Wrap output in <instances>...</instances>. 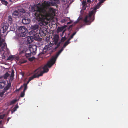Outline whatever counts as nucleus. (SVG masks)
<instances>
[{"instance_id": "f257e3e1", "label": "nucleus", "mask_w": 128, "mask_h": 128, "mask_svg": "<svg viewBox=\"0 0 128 128\" xmlns=\"http://www.w3.org/2000/svg\"><path fill=\"white\" fill-rule=\"evenodd\" d=\"M59 3V0H50V2H45L31 7V12L34 18L39 22L40 26H45L49 23L48 17L55 15L56 11V10L50 6H56Z\"/></svg>"}, {"instance_id": "f03ea898", "label": "nucleus", "mask_w": 128, "mask_h": 128, "mask_svg": "<svg viewBox=\"0 0 128 128\" xmlns=\"http://www.w3.org/2000/svg\"><path fill=\"white\" fill-rule=\"evenodd\" d=\"M80 0L83 1L82 2V5L81 6L82 9L80 12V15L77 20L74 23L76 24L79 22L81 24L82 26L86 25H90L91 22L94 20V15L96 12V10L100 8L101 4L104 2V0H102L90 12L88 15L86 16L84 18V16L86 15V8H87L88 9L89 8V4L88 3H90V0H88L87 2L85 0Z\"/></svg>"}, {"instance_id": "7ed1b4c3", "label": "nucleus", "mask_w": 128, "mask_h": 128, "mask_svg": "<svg viewBox=\"0 0 128 128\" xmlns=\"http://www.w3.org/2000/svg\"><path fill=\"white\" fill-rule=\"evenodd\" d=\"M27 48H25L23 49H20V51H18L19 54L20 55L22 54L25 53V55L27 58L30 57L32 55H34L36 54L37 50V46H36L30 44Z\"/></svg>"}, {"instance_id": "20e7f679", "label": "nucleus", "mask_w": 128, "mask_h": 128, "mask_svg": "<svg viewBox=\"0 0 128 128\" xmlns=\"http://www.w3.org/2000/svg\"><path fill=\"white\" fill-rule=\"evenodd\" d=\"M48 68V66L46 64L43 68L40 67L37 69L35 71L34 75L29 78L27 83L24 84L28 85L29 82L34 78H38L40 76H42L44 73L48 72L49 71Z\"/></svg>"}, {"instance_id": "39448f33", "label": "nucleus", "mask_w": 128, "mask_h": 128, "mask_svg": "<svg viewBox=\"0 0 128 128\" xmlns=\"http://www.w3.org/2000/svg\"><path fill=\"white\" fill-rule=\"evenodd\" d=\"M4 40L2 39L0 36V50L4 52L3 54L4 56H2V58H4L6 57L8 58L10 54V52L8 49L7 48L6 44L4 42Z\"/></svg>"}, {"instance_id": "423d86ee", "label": "nucleus", "mask_w": 128, "mask_h": 128, "mask_svg": "<svg viewBox=\"0 0 128 128\" xmlns=\"http://www.w3.org/2000/svg\"><path fill=\"white\" fill-rule=\"evenodd\" d=\"M66 46L64 44L63 46L61 49L57 53L56 55L52 56L50 60L46 64L48 66L49 68H51L55 64L56 59Z\"/></svg>"}, {"instance_id": "0eeeda50", "label": "nucleus", "mask_w": 128, "mask_h": 128, "mask_svg": "<svg viewBox=\"0 0 128 128\" xmlns=\"http://www.w3.org/2000/svg\"><path fill=\"white\" fill-rule=\"evenodd\" d=\"M39 26L37 24L32 26L31 28L32 30L29 33L30 36H33L34 38H38L40 34V31L38 30Z\"/></svg>"}, {"instance_id": "6e6552de", "label": "nucleus", "mask_w": 128, "mask_h": 128, "mask_svg": "<svg viewBox=\"0 0 128 128\" xmlns=\"http://www.w3.org/2000/svg\"><path fill=\"white\" fill-rule=\"evenodd\" d=\"M52 45L50 42L46 44L45 46L42 50V52L38 54V56L40 57L42 54H44L46 53L47 51L52 50Z\"/></svg>"}, {"instance_id": "1a4fd4ad", "label": "nucleus", "mask_w": 128, "mask_h": 128, "mask_svg": "<svg viewBox=\"0 0 128 128\" xmlns=\"http://www.w3.org/2000/svg\"><path fill=\"white\" fill-rule=\"evenodd\" d=\"M20 32V35L22 37H25L28 33L27 28L24 26H20L18 29Z\"/></svg>"}, {"instance_id": "9d476101", "label": "nucleus", "mask_w": 128, "mask_h": 128, "mask_svg": "<svg viewBox=\"0 0 128 128\" xmlns=\"http://www.w3.org/2000/svg\"><path fill=\"white\" fill-rule=\"evenodd\" d=\"M2 28L1 29V31L2 33H4L6 32L7 30L9 27L8 24L7 23H4L2 24Z\"/></svg>"}, {"instance_id": "9b49d317", "label": "nucleus", "mask_w": 128, "mask_h": 128, "mask_svg": "<svg viewBox=\"0 0 128 128\" xmlns=\"http://www.w3.org/2000/svg\"><path fill=\"white\" fill-rule=\"evenodd\" d=\"M17 40L18 42V44H19L20 46V50L22 48V49H24L25 48H24L23 47V45L24 44V40L23 39L20 38V37H19L17 39V40Z\"/></svg>"}, {"instance_id": "f8f14e48", "label": "nucleus", "mask_w": 128, "mask_h": 128, "mask_svg": "<svg viewBox=\"0 0 128 128\" xmlns=\"http://www.w3.org/2000/svg\"><path fill=\"white\" fill-rule=\"evenodd\" d=\"M20 15V12L18 10H16L12 13V16L14 18H19Z\"/></svg>"}, {"instance_id": "ddd939ff", "label": "nucleus", "mask_w": 128, "mask_h": 128, "mask_svg": "<svg viewBox=\"0 0 128 128\" xmlns=\"http://www.w3.org/2000/svg\"><path fill=\"white\" fill-rule=\"evenodd\" d=\"M22 22L24 24H29L30 22V20L27 18H25L22 19Z\"/></svg>"}, {"instance_id": "4468645a", "label": "nucleus", "mask_w": 128, "mask_h": 128, "mask_svg": "<svg viewBox=\"0 0 128 128\" xmlns=\"http://www.w3.org/2000/svg\"><path fill=\"white\" fill-rule=\"evenodd\" d=\"M28 36L27 37L26 42L28 44H30L34 41L33 38H34L33 36Z\"/></svg>"}, {"instance_id": "2eb2a0df", "label": "nucleus", "mask_w": 128, "mask_h": 128, "mask_svg": "<svg viewBox=\"0 0 128 128\" xmlns=\"http://www.w3.org/2000/svg\"><path fill=\"white\" fill-rule=\"evenodd\" d=\"M19 59V58L16 56H15L11 55L9 56V57L7 58L8 60H17L18 61Z\"/></svg>"}, {"instance_id": "dca6fc26", "label": "nucleus", "mask_w": 128, "mask_h": 128, "mask_svg": "<svg viewBox=\"0 0 128 128\" xmlns=\"http://www.w3.org/2000/svg\"><path fill=\"white\" fill-rule=\"evenodd\" d=\"M11 83L10 82H9L7 84L6 86V87L3 91L2 92V93L3 94L7 90H8L9 88L11 86Z\"/></svg>"}, {"instance_id": "f3484780", "label": "nucleus", "mask_w": 128, "mask_h": 128, "mask_svg": "<svg viewBox=\"0 0 128 128\" xmlns=\"http://www.w3.org/2000/svg\"><path fill=\"white\" fill-rule=\"evenodd\" d=\"M19 99V98H18V99L17 100L16 99L13 100L12 101L10 102H8L7 103V105L8 106H9L12 105L14 104Z\"/></svg>"}, {"instance_id": "a211bd4d", "label": "nucleus", "mask_w": 128, "mask_h": 128, "mask_svg": "<svg viewBox=\"0 0 128 128\" xmlns=\"http://www.w3.org/2000/svg\"><path fill=\"white\" fill-rule=\"evenodd\" d=\"M6 84V82L2 80L0 81V88H3Z\"/></svg>"}, {"instance_id": "6ab92c4d", "label": "nucleus", "mask_w": 128, "mask_h": 128, "mask_svg": "<svg viewBox=\"0 0 128 128\" xmlns=\"http://www.w3.org/2000/svg\"><path fill=\"white\" fill-rule=\"evenodd\" d=\"M6 84V82L2 80L0 81V88H3Z\"/></svg>"}, {"instance_id": "aec40b11", "label": "nucleus", "mask_w": 128, "mask_h": 128, "mask_svg": "<svg viewBox=\"0 0 128 128\" xmlns=\"http://www.w3.org/2000/svg\"><path fill=\"white\" fill-rule=\"evenodd\" d=\"M59 40V37L57 35H56L54 38V40L55 44H56L58 43Z\"/></svg>"}, {"instance_id": "412c9836", "label": "nucleus", "mask_w": 128, "mask_h": 128, "mask_svg": "<svg viewBox=\"0 0 128 128\" xmlns=\"http://www.w3.org/2000/svg\"><path fill=\"white\" fill-rule=\"evenodd\" d=\"M64 29V28L62 26L61 27H59L57 30V33H59L62 31Z\"/></svg>"}, {"instance_id": "4be33fe9", "label": "nucleus", "mask_w": 128, "mask_h": 128, "mask_svg": "<svg viewBox=\"0 0 128 128\" xmlns=\"http://www.w3.org/2000/svg\"><path fill=\"white\" fill-rule=\"evenodd\" d=\"M19 107L18 104H16L14 108L12 110V112H14L16 110V109L18 108Z\"/></svg>"}, {"instance_id": "5701e85b", "label": "nucleus", "mask_w": 128, "mask_h": 128, "mask_svg": "<svg viewBox=\"0 0 128 128\" xmlns=\"http://www.w3.org/2000/svg\"><path fill=\"white\" fill-rule=\"evenodd\" d=\"M10 74L8 72H6L4 75V77L5 79H6L9 76Z\"/></svg>"}, {"instance_id": "b1692460", "label": "nucleus", "mask_w": 128, "mask_h": 128, "mask_svg": "<svg viewBox=\"0 0 128 128\" xmlns=\"http://www.w3.org/2000/svg\"><path fill=\"white\" fill-rule=\"evenodd\" d=\"M8 22L11 24L12 22V19L11 16H9L8 18Z\"/></svg>"}, {"instance_id": "393cba45", "label": "nucleus", "mask_w": 128, "mask_h": 128, "mask_svg": "<svg viewBox=\"0 0 128 128\" xmlns=\"http://www.w3.org/2000/svg\"><path fill=\"white\" fill-rule=\"evenodd\" d=\"M2 2L3 4L5 5V6H8V3L7 1L4 0H2Z\"/></svg>"}, {"instance_id": "a878e982", "label": "nucleus", "mask_w": 128, "mask_h": 128, "mask_svg": "<svg viewBox=\"0 0 128 128\" xmlns=\"http://www.w3.org/2000/svg\"><path fill=\"white\" fill-rule=\"evenodd\" d=\"M76 32H75L72 34L70 38L68 39L69 40H70L72 38H73L74 36L76 34Z\"/></svg>"}, {"instance_id": "bb28decb", "label": "nucleus", "mask_w": 128, "mask_h": 128, "mask_svg": "<svg viewBox=\"0 0 128 128\" xmlns=\"http://www.w3.org/2000/svg\"><path fill=\"white\" fill-rule=\"evenodd\" d=\"M70 18H66L62 20V21L64 22H66L70 20Z\"/></svg>"}, {"instance_id": "cd10ccee", "label": "nucleus", "mask_w": 128, "mask_h": 128, "mask_svg": "<svg viewBox=\"0 0 128 128\" xmlns=\"http://www.w3.org/2000/svg\"><path fill=\"white\" fill-rule=\"evenodd\" d=\"M14 76V71L13 70H12V72L11 74V77L12 78H13Z\"/></svg>"}, {"instance_id": "c85d7f7f", "label": "nucleus", "mask_w": 128, "mask_h": 128, "mask_svg": "<svg viewBox=\"0 0 128 128\" xmlns=\"http://www.w3.org/2000/svg\"><path fill=\"white\" fill-rule=\"evenodd\" d=\"M66 39V38L65 37V36L63 37H62L61 40V41L62 42H64Z\"/></svg>"}, {"instance_id": "c756f323", "label": "nucleus", "mask_w": 128, "mask_h": 128, "mask_svg": "<svg viewBox=\"0 0 128 128\" xmlns=\"http://www.w3.org/2000/svg\"><path fill=\"white\" fill-rule=\"evenodd\" d=\"M23 85L24 86V92H25V91L27 89V84L26 85V84H24Z\"/></svg>"}, {"instance_id": "7c9ffc66", "label": "nucleus", "mask_w": 128, "mask_h": 128, "mask_svg": "<svg viewBox=\"0 0 128 128\" xmlns=\"http://www.w3.org/2000/svg\"><path fill=\"white\" fill-rule=\"evenodd\" d=\"M70 40H69L68 39V40L65 42L64 44L66 45V46H67L68 44H69L70 43Z\"/></svg>"}, {"instance_id": "2f4dec72", "label": "nucleus", "mask_w": 128, "mask_h": 128, "mask_svg": "<svg viewBox=\"0 0 128 128\" xmlns=\"http://www.w3.org/2000/svg\"><path fill=\"white\" fill-rule=\"evenodd\" d=\"M5 115L3 114L2 115H0V119H3L5 116Z\"/></svg>"}, {"instance_id": "473e14b6", "label": "nucleus", "mask_w": 128, "mask_h": 128, "mask_svg": "<svg viewBox=\"0 0 128 128\" xmlns=\"http://www.w3.org/2000/svg\"><path fill=\"white\" fill-rule=\"evenodd\" d=\"M34 58H35L34 57H32V58H29V60H30V61H32V60H33L34 59Z\"/></svg>"}, {"instance_id": "72a5a7b5", "label": "nucleus", "mask_w": 128, "mask_h": 128, "mask_svg": "<svg viewBox=\"0 0 128 128\" xmlns=\"http://www.w3.org/2000/svg\"><path fill=\"white\" fill-rule=\"evenodd\" d=\"M66 30H65L63 31L62 33L60 35V36L61 37H62L64 35V32L66 31Z\"/></svg>"}, {"instance_id": "f704fd0d", "label": "nucleus", "mask_w": 128, "mask_h": 128, "mask_svg": "<svg viewBox=\"0 0 128 128\" xmlns=\"http://www.w3.org/2000/svg\"><path fill=\"white\" fill-rule=\"evenodd\" d=\"M25 92H24V91H23L21 93L20 96H24L25 95Z\"/></svg>"}, {"instance_id": "c9c22d12", "label": "nucleus", "mask_w": 128, "mask_h": 128, "mask_svg": "<svg viewBox=\"0 0 128 128\" xmlns=\"http://www.w3.org/2000/svg\"><path fill=\"white\" fill-rule=\"evenodd\" d=\"M23 86H21V87L18 90V91H19L20 90L21 88H22L23 87Z\"/></svg>"}, {"instance_id": "e433bc0d", "label": "nucleus", "mask_w": 128, "mask_h": 128, "mask_svg": "<svg viewBox=\"0 0 128 128\" xmlns=\"http://www.w3.org/2000/svg\"><path fill=\"white\" fill-rule=\"evenodd\" d=\"M10 119V118H8L7 119V123L8 122H9Z\"/></svg>"}, {"instance_id": "4c0bfd02", "label": "nucleus", "mask_w": 128, "mask_h": 128, "mask_svg": "<svg viewBox=\"0 0 128 128\" xmlns=\"http://www.w3.org/2000/svg\"><path fill=\"white\" fill-rule=\"evenodd\" d=\"M60 44H58L57 45V46L56 47V48H58V46H60Z\"/></svg>"}, {"instance_id": "58836bf2", "label": "nucleus", "mask_w": 128, "mask_h": 128, "mask_svg": "<svg viewBox=\"0 0 128 128\" xmlns=\"http://www.w3.org/2000/svg\"><path fill=\"white\" fill-rule=\"evenodd\" d=\"M72 23V22H68L67 23V24H71V23Z\"/></svg>"}, {"instance_id": "ea45409f", "label": "nucleus", "mask_w": 128, "mask_h": 128, "mask_svg": "<svg viewBox=\"0 0 128 128\" xmlns=\"http://www.w3.org/2000/svg\"><path fill=\"white\" fill-rule=\"evenodd\" d=\"M72 25H71L70 26V28H72Z\"/></svg>"}, {"instance_id": "a19ab883", "label": "nucleus", "mask_w": 128, "mask_h": 128, "mask_svg": "<svg viewBox=\"0 0 128 128\" xmlns=\"http://www.w3.org/2000/svg\"><path fill=\"white\" fill-rule=\"evenodd\" d=\"M14 0V2H16V0Z\"/></svg>"}, {"instance_id": "79ce46f5", "label": "nucleus", "mask_w": 128, "mask_h": 128, "mask_svg": "<svg viewBox=\"0 0 128 128\" xmlns=\"http://www.w3.org/2000/svg\"><path fill=\"white\" fill-rule=\"evenodd\" d=\"M26 45H24V46H24V47L26 46Z\"/></svg>"}, {"instance_id": "37998d69", "label": "nucleus", "mask_w": 128, "mask_h": 128, "mask_svg": "<svg viewBox=\"0 0 128 128\" xmlns=\"http://www.w3.org/2000/svg\"><path fill=\"white\" fill-rule=\"evenodd\" d=\"M20 97H24V96H20Z\"/></svg>"}]
</instances>
